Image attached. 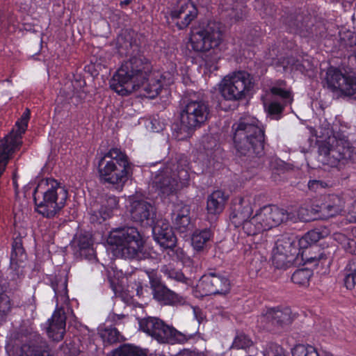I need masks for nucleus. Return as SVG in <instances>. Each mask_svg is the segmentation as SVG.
Segmentation results:
<instances>
[{
    "mask_svg": "<svg viewBox=\"0 0 356 356\" xmlns=\"http://www.w3.org/2000/svg\"><path fill=\"white\" fill-rule=\"evenodd\" d=\"M161 272L169 279L186 284H189L190 280L187 278L181 270H177L170 266L165 265L162 266Z\"/></svg>",
    "mask_w": 356,
    "mask_h": 356,
    "instance_id": "nucleus-38",
    "label": "nucleus"
},
{
    "mask_svg": "<svg viewBox=\"0 0 356 356\" xmlns=\"http://www.w3.org/2000/svg\"><path fill=\"white\" fill-rule=\"evenodd\" d=\"M11 311V303L10 298L4 293L0 287V321H2Z\"/></svg>",
    "mask_w": 356,
    "mask_h": 356,
    "instance_id": "nucleus-45",
    "label": "nucleus"
},
{
    "mask_svg": "<svg viewBox=\"0 0 356 356\" xmlns=\"http://www.w3.org/2000/svg\"><path fill=\"white\" fill-rule=\"evenodd\" d=\"M26 259V254L22 245V240L20 236L14 238L12 244V252L10 255V266L12 268L20 266Z\"/></svg>",
    "mask_w": 356,
    "mask_h": 356,
    "instance_id": "nucleus-32",
    "label": "nucleus"
},
{
    "mask_svg": "<svg viewBox=\"0 0 356 356\" xmlns=\"http://www.w3.org/2000/svg\"><path fill=\"white\" fill-rule=\"evenodd\" d=\"M305 236L312 244L318 242L321 238L323 237V234L317 229L308 232L307 234H305Z\"/></svg>",
    "mask_w": 356,
    "mask_h": 356,
    "instance_id": "nucleus-54",
    "label": "nucleus"
},
{
    "mask_svg": "<svg viewBox=\"0 0 356 356\" xmlns=\"http://www.w3.org/2000/svg\"><path fill=\"white\" fill-rule=\"evenodd\" d=\"M316 136L323 141L318 145L321 162L332 168L342 170L356 169V152L345 136L333 134L331 124L325 120L316 131Z\"/></svg>",
    "mask_w": 356,
    "mask_h": 356,
    "instance_id": "nucleus-2",
    "label": "nucleus"
},
{
    "mask_svg": "<svg viewBox=\"0 0 356 356\" xmlns=\"http://www.w3.org/2000/svg\"><path fill=\"white\" fill-rule=\"evenodd\" d=\"M179 163H168L163 168L154 175L152 178V186L163 197H169L177 193L178 180H187L189 177L188 171Z\"/></svg>",
    "mask_w": 356,
    "mask_h": 356,
    "instance_id": "nucleus-10",
    "label": "nucleus"
},
{
    "mask_svg": "<svg viewBox=\"0 0 356 356\" xmlns=\"http://www.w3.org/2000/svg\"><path fill=\"white\" fill-rule=\"evenodd\" d=\"M131 163L127 154L120 149L111 148L98 161L100 179L104 183L122 189L128 180Z\"/></svg>",
    "mask_w": 356,
    "mask_h": 356,
    "instance_id": "nucleus-8",
    "label": "nucleus"
},
{
    "mask_svg": "<svg viewBox=\"0 0 356 356\" xmlns=\"http://www.w3.org/2000/svg\"><path fill=\"white\" fill-rule=\"evenodd\" d=\"M312 274V271L308 268L298 269L293 273L291 280L296 284L306 286L308 284Z\"/></svg>",
    "mask_w": 356,
    "mask_h": 356,
    "instance_id": "nucleus-40",
    "label": "nucleus"
},
{
    "mask_svg": "<svg viewBox=\"0 0 356 356\" xmlns=\"http://www.w3.org/2000/svg\"><path fill=\"white\" fill-rule=\"evenodd\" d=\"M51 286L55 293L57 302H66L67 296V278L65 275H57L51 281Z\"/></svg>",
    "mask_w": 356,
    "mask_h": 356,
    "instance_id": "nucleus-31",
    "label": "nucleus"
},
{
    "mask_svg": "<svg viewBox=\"0 0 356 356\" xmlns=\"http://www.w3.org/2000/svg\"><path fill=\"white\" fill-rule=\"evenodd\" d=\"M250 201L243 197L236 199L232 205L229 219L235 227H239L252 214Z\"/></svg>",
    "mask_w": 356,
    "mask_h": 356,
    "instance_id": "nucleus-23",
    "label": "nucleus"
},
{
    "mask_svg": "<svg viewBox=\"0 0 356 356\" xmlns=\"http://www.w3.org/2000/svg\"><path fill=\"white\" fill-rule=\"evenodd\" d=\"M65 325L66 316L64 309L62 307L58 308L49 320L47 329L48 337L56 341L62 340L65 333Z\"/></svg>",
    "mask_w": 356,
    "mask_h": 356,
    "instance_id": "nucleus-24",
    "label": "nucleus"
},
{
    "mask_svg": "<svg viewBox=\"0 0 356 356\" xmlns=\"http://www.w3.org/2000/svg\"><path fill=\"white\" fill-rule=\"evenodd\" d=\"M326 186V184L320 180H310L308 182V187L309 190L316 191L318 189L324 188Z\"/></svg>",
    "mask_w": 356,
    "mask_h": 356,
    "instance_id": "nucleus-57",
    "label": "nucleus"
},
{
    "mask_svg": "<svg viewBox=\"0 0 356 356\" xmlns=\"http://www.w3.org/2000/svg\"><path fill=\"white\" fill-rule=\"evenodd\" d=\"M152 232L155 240L164 248L172 249L177 238L172 228L168 222L159 221L152 226Z\"/></svg>",
    "mask_w": 356,
    "mask_h": 356,
    "instance_id": "nucleus-25",
    "label": "nucleus"
},
{
    "mask_svg": "<svg viewBox=\"0 0 356 356\" xmlns=\"http://www.w3.org/2000/svg\"><path fill=\"white\" fill-rule=\"evenodd\" d=\"M131 219L143 227H152L156 216L154 206L144 200H133L130 205Z\"/></svg>",
    "mask_w": 356,
    "mask_h": 356,
    "instance_id": "nucleus-19",
    "label": "nucleus"
},
{
    "mask_svg": "<svg viewBox=\"0 0 356 356\" xmlns=\"http://www.w3.org/2000/svg\"><path fill=\"white\" fill-rule=\"evenodd\" d=\"M179 356H205V355L203 353L185 350L179 354Z\"/></svg>",
    "mask_w": 356,
    "mask_h": 356,
    "instance_id": "nucleus-60",
    "label": "nucleus"
},
{
    "mask_svg": "<svg viewBox=\"0 0 356 356\" xmlns=\"http://www.w3.org/2000/svg\"><path fill=\"white\" fill-rule=\"evenodd\" d=\"M296 260L297 259L290 257L289 255L284 254L277 248H273L272 264L275 268L285 270L293 265Z\"/></svg>",
    "mask_w": 356,
    "mask_h": 356,
    "instance_id": "nucleus-33",
    "label": "nucleus"
},
{
    "mask_svg": "<svg viewBox=\"0 0 356 356\" xmlns=\"http://www.w3.org/2000/svg\"><path fill=\"white\" fill-rule=\"evenodd\" d=\"M197 10L189 13H185L180 15V17L175 19L176 26L179 30H183L187 28L193 20L197 16Z\"/></svg>",
    "mask_w": 356,
    "mask_h": 356,
    "instance_id": "nucleus-44",
    "label": "nucleus"
},
{
    "mask_svg": "<svg viewBox=\"0 0 356 356\" xmlns=\"http://www.w3.org/2000/svg\"><path fill=\"white\" fill-rule=\"evenodd\" d=\"M113 356H147V355L137 347L124 346L116 349L113 353Z\"/></svg>",
    "mask_w": 356,
    "mask_h": 356,
    "instance_id": "nucleus-43",
    "label": "nucleus"
},
{
    "mask_svg": "<svg viewBox=\"0 0 356 356\" xmlns=\"http://www.w3.org/2000/svg\"><path fill=\"white\" fill-rule=\"evenodd\" d=\"M213 236V231L211 228L195 230L191 238L192 245L197 251H201L207 247Z\"/></svg>",
    "mask_w": 356,
    "mask_h": 356,
    "instance_id": "nucleus-30",
    "label": "nucleus"
},
{
    "mask_svg": "<svg viewBox=\"0 0 356 356\" xmlns=\"http://www.w3.org/2000/svg\"><path fill=\"white\" fill-rule=\"evenodd\" d=\"M283 22L291 33L302 37L317 39L322 37L324 28L321 25H314L309 14L298 9L284 17Z\"/></svg>",
    "mask_w": 356,
    "mask_h": 356,
    "instance_id": "nucleus-14",
    "label": "nucleus"
},
{
    "mask_svg": "<svg viewBox=\"0 0 356 356\" xmlns=\"http://www.w3.org/2000/svg\"><path fill=\"white\" fill-rule=\"evenodd\" d=\"M291 311L288 307H270L264 310L259 316L257 323L259 327L269 332L289 325L291 323Z\"/></svg>",
    "mask_w": 356,
    "mask_h": 356,
    "instance_id": "nucleus-16",
    "label": "nucleus"
},
{
    "mask_svg": "<svg viewBox=\"0 0 356 356\" xmlns=\"http://www.w3.org/2000/svg\"><path fill=\"white\" fill-rule=\"evenodd\" d=\"M335 238L337 240H340L341 241V242H345V241H347V245H348V247L350 248V250H349V252L351 253V254H356V241L355 240H349V239H347L344 235L343 234H335Z\"/></svg>",
    "mask_w": 356,
    "mask_h": 356,
    "instance_id": "nucleus-53",
    "label": "nucleus"
},
{
    "mask_svg": "<svg viewBox=\"0 0 356 356\" xmlns=\"http://www.w3.org/2000/svg\"><path fill=\"white\" fill-rule=\"evenodd\" d=\"M241 226L248 236H254L265 230L257 213L251 219L244 221Z\"/></svg>",
    "mask_w": 356,
    "mask_h": 356,
    "instance_id": "nucleus-34",
    "label": "nucleus"
},
{
    "mask_svg": "<svg viewBox=\"0 0 356 356\" xmlns=\"http://www.w3.org/2000/svg\"><path fill=\"white\" fill-rule=\"evenodd\" d=\"M118 205V198L114 195L106 196L102 202L100 207L94 204L91 209L90 222L102 223L111 216L113 211Z\"/></svg>",
    "mask_w": 356,
    "mask_h": 356,
    "instance_id": "nucleus-21",
    "label": "nucleus"
},
{
    "mask_svg": "<svg viewBox=\"0 0 356 356\" xmlns=\"http://www.w3.org/2000/svg\"><path fill=\"white\" fill-rule=\"evenodd\" d=\"M197 287L202 296L225 295L230 291L229 279L220 273H209L202 276Z\"/></svg>",
    "mask_w": 356,
    "mask_h": 356,
    "instance_id": "nucleus-17",
    "label": "nucleus"
},
{
    "mask_svg": "<svg viewBox=\"0 0 356 356\" xmlns=\"http://www.w3.org/2000/svg\"><path fill=\"white\" fill-rule=\"evenodd\" d=\"M197 10L191 0H178L176 5L170 11V17L172 20L180 17V15Z\"/></svg>",
    "mask_w": 356,
    "mask_h": 356,
    "instance_id": "nucleus-35",
    "label": "nucleus"
},
{
    "mask_svg": "<svg viewBox=\"0 0 356 356\" xmlns=\"http://www.w3.org/2000/svg\"><path fill=\"white\" fill-rule=\"evenodd\" d=\"M238 3L237 0H220V6L222 10L229 11Z\"/></svg>",
    "mask_w": 356,
    "mask_h": 356,
    "instance_id": "nucleus-56",
    "label": "nucleus"
},
{
    "mask_svg": "<svg viewBox=\"0 0 356 356\" xmlns=\"http://www.w3.org/2000/svg\"><path fill=\"white\" fill-rule=\"evenodd\" d=\"M9 356H54L30 320L23 321L6 346Z\"/></svg>",
    "mask_w": 356,
    "mask_h": 356,
    "instance_id": "nucleus-4",
    "label": "nucleus"
},
{
    "mask_svg": "<svg viewBox=\"0 0 356 356\" xmlns=\"http://www.w3.org/2000/svg\"><path fill=\"white\" fill-rule=\"evenodd\" d=\"M253 86V78L250 74L238 71L222 80L220 92L227 100H238L244 98Z\"/></svg>",
    "mask_w": 356,
    "mask_h": 356,
    "instance_id": "nucleus-13",
    "label": "nucleus"
},
{
    "mask_svg": "<svg viewBox=\"0 0 356 356\" xmlns=\"http://www.w3.org/2000/svg\"><path fill=\"white\" fill-rule=\"evenodd\" d=\"M344 207V202L339 196L332 195L328 200L322 204L323 218L327 219L339 214Z\"/></svg>",
    "mask_w": 356,
    "mask_h": 356,
    "instance_id": "nucleus-27",
    "label": "nucleus"
},
{
    "mask_svg": "<svg viewBox=\"0 0 356 356\" xmlns=\"http://www.w3.org/2000/svg\"><path fill=\"white\" fill-rule=\"evenodd\" d=\"M294 242L295 245L298 248L299 250V255L301 256H302L303 254L302 250L307 249L308 247L312 245L309 242V239L306 238L305 234L300 238H298L294 236Z\"/></svg>",
    "mask_w": 356,
    "mask_h": 356,
    "instance_id": "nucleus-49",
    "label": "nucleus"
},
{
    "mask_svg": "<svg viewBox=\"0 0 356 356\" xmlns=\"http://www.w3.org/2000/svg\"><path fill=\"white\" fill-rule=\"evenodd\" d=\"M233 140L239 156H246L252 167H255L257 161L264 153V130L259 121L253 118H241L232 127Z\"/></svg>",
    "mask_w": 356,
    "mask_h": 356,
    "instance_id": "nucleus-3",
    "label": "nucleus"
},
{
    "mask_svg": "<svg viewBox=\"0 0 356 356\" xmlns=\"http://www.w3.org/2000/svg\"><path fill=\"white\" fill-rule=\"evenodd\" d=\"M209 113L207 101L196 95L190 96L184 101L179 114V124L174 126L176 138L181 140L191 137L196 129L207 121Z\"/></svg>",
    "mask_w": 356,
    "mask_h": 356,
    "instance_id": "nucleus-7",
    "label": "nucleus"
},
{
    "mask_svg": "<svg viewBox=\"0 0 356 356\" xmlns=\"http://www.w3.org/2000/svg\"><path fill=\"white\" fill-rule=\"evenodd\" d=\"M344 285L348 289H353L356 286V257L351 260L345 269Z\"/></svg>",
    "mask_w": 356,
    "mask_h": 356,
    "instance_id": "nucleus-37",
    "label": "nucleus"
},
{
    "mask_svg": "<svg viewBox=\"0 0 356 356\" xmlns=\"http://www.w3.org/2000/svg\"><path fill=\"white\" fill-rule=\"evenodd\" d=\"M350 218L356 221V200L354 202L351 211H350Z\"/></svg>",
    "mask_w": 356,
    "mask_h": 356,
    "instance_id": "nucleus-62",
    "label": "nucleus"
},
{
    "mask_svg": "<svg viewBox=\"0 0 356 356\" xmlns=\"http://www.w3.org/2000/svg\"><path fill=\"white\" fill-rule=\"evenodd\" d=\"M76 252L81 258L89 261H97L95 250L92 248L91 238L88 235H79L77 238Z\"/></svg>",
    "mask_w": 356,
    "mask_h": 356,
    "instance_id": "nucleus-28",
    "label": "nucleus"
},
{
    "mask_svg": "<svg viewBox=\"0 0 356 356\" xmlns=\"http://www.w3.org/2000/svg\"><path fill=\"white\" fill-rule=\"evenodd\" d=\"M341 45L346 48H354L353 51L356 54V35L350 31L339 32Z\"/></svg>",
    "mask_w": 356,
    "mask_h": 356,
    "instance_id": "nucleus-41",
    "label": "nucleus"
},
{
    "mask_svg": "<svg viewBox=\"0 0 356 356\" xmlns=\"http://www.w3.org/2000/svg\"><path fill=\"white\" fill-rule=\"evenodd\" d=\"M268 113L273 119L278 120L283 111L284 107L279 103L273 102L268 106H265Z\"/></svg>",
    "mask_w": 356,
    "mask_h": 356,
    "instance_id": "nucleus-48",
    "label": "nucleus"
},
{
    "mask_svg": "<svg viewBox=\"0 0 356 356\" xmlns=\"http://www.w3.org/2000/svg\"><path fill=\"white\" fill-rule=\"evenodd\" d=\"M202 145L204 150V155L207 159L203 160V171L211 172V168H215L216 163L221 154L218 140L210 136H207L202 140Z\"/></svg>",
    "mask_w": 356,
    "mask_h": 356,
    "instance_id": "nucleus-22",
    "label": "nucleus"
},
{
    "mask_svg": "<svg viewBox=\"0 0 356 356\" xmlns=\"http://www.w3.org/2000/svg\"><path fill=\"white\" fill-rule=\"evenodd\" d=\"M108 282L110 284V286L112 289L115 296H118L120 294L122 291V286L119 284L118 280H113L108 276Z\"/></svg>",
    "mask_w": 356,
    "mask_h": 356,
    "instance_id": "nucleus-59",
    "label": "nucleus"
},
{
    "mask_svg": "<svg viewBox=\"0 0 356 356\" xmlns=\"http://www.w3.org/2000/svg\"><path fill=\"white\" fill-rule=\"evenodd\" d=\"M130 46L133 48V52L113 74L110 86L122 96L140 90L144 96L153 99L160 93L164 86L170 85L173 79L170 74L163 75L159 72H152L151 62L138 45L130 43Z\"/></svg>",
    "mask_w": 356,
    "mask_h": 356,
    "instance_id": "nucleus-1",
    "label": "nucleus"
},
{
    "mask_svg": "<svg viewBox=\"0 0 356 356\" xmlns=\"http://www.w3.org/2000/svg\"><path fill=\"white\" fill-rule=\"evenodd\" d=\"M271 93L275 96H279L284 99H288L291 97L289 91L280 87L274 86L270 89Z\"/></svg>",
    "mask_w": 356,
    "mask_h": 356,
    "instance_id": "nucleus-55",
    "label": "nucleus"
},
{
    "mask_svg": "<svg viewBox=\"0 0 356 356\" xmlns=\"http://www.w3.org/2000/svg\"><path fill=\"white\" fill-rule=\"evenodd\" d=\"M147 275L149 280L153 297L158 302L165 305H181L185 303V299L182 296L161 283L154 270L147 271Z\"/></svg>",
    "mask_w": 356,
    "mask_h": 356,
    "instance_id": "nucleus-18",
    "label": "nucleus"
},
{
    "mask_svg": "<svg viewBox=\"0 0 356 356\" xmlns=\"http://www.w3.org/2000/svg\"><path fill=\"white\" fill-rule=\"evenodd\" d=\"M101 337L104 342L114 343L119 341L120 332L115 327H107L101 332Z\"/></svg>",
    "mask_w": 356,
    "mask_h": 356,
    "instance_id": "nucleus-47",
    "label": "nucleus"
},
{
    "mask_svg": "<svg viewBox=\"0 0 356 356\" xmlns=\"http://www.w3.org/2000/svg\"><path fill=\"white\" fill-rule=\"evenodd\" d=\"M189 214L190 207L188 205L184 204L182 202L174 204L171 213V219L173 225L175 224H177L179 219L188 217Z\"/></svg>",
    "mask_w": 356,
    "mask_h": 356,
    "instance_id": "nucleus-39",
    "label": "nucleus"
},
{
    "mask_svg": "<svg viewBox=\"0 0 356 356\" xmlns=\"http://www.w3.org/2000/svg\"><path fill=\"white\" fill-rule=\"evenodd\" d=\"M253 344L251 339L244 333L238 334L232 343V348L247 349Z\"/></svg>",
    "mask_w": 356,
    "mask_h": 356,
    "instance_id": "nucleus-46",
    "label": "nucleus"
},
{
    "mask_svg": "<svg viewBox=\"0 0 356 356\" xmlns=\"http://www.w3.org/2000/svg\"><path fill=\"white\" fill-rule=\"evenodd\" d=\"M293 356H321L316 348L312 346L298 344L292 349Z\"/></svg>",
    "mask_w": 356,
    "mask_h": 356,
    "instance_id": "nucleus-42",
    "label": "nucleus"
},
{
    "mask_svg": "<svg viewBox=\"0 0 356 356\" xmlns=\"http://www.w3.org/2000/svg\"><path fill=\"white\" fill-rule=\"evenodd\" d=\"M268 351V356H284L283 349L277 345H272Z\"/></svg>",
    "mask_w": 356,
    "mask_h": 356,
    "instance_id": "nucleus-58",
    "label": "nucleus"
},
{
    "mask_svg": "<svg viewBox=\"0 0 356 356\" xmlns=\"http://www.w3.org/2000/svg\"><path fill=\"white\" fill-rule=\"evenodd\" d=\"M143 293V285L140 283H138L136 287V294L138 296H141Z\"/></svg>",
    "mask_w": 356,
    "mask_h": 356,
    "instance_id": "nucleus-63",
    "label": "nucleus"
},
{
    "mask_svg": "<svg viewBox=\"0 0 356 356\" xmlns=\"http://www.w3.org/2000/svg\"><path fill=\"white\" fill-rule=\"evenodd\" d=\"M31 111L26 108L20 119L16 122V130H13L0 140V177L4 172L12 154L22 144V136L25 132L30 118Z\"/></svg>",
    "mask_w": 356,
    "mask_h": 356,
    "instance_id": "nucleus-12",
    "label": "nucleus"
},
{
    "mask_svg": "<svg viewBox=\"0 0 356 356\" xmlns=\"http://www.w3.org/2000/svg\"><path fill=\"white\" fill-rule=\"evenodd\" d=\"M242 7L243 6L240 3L236 4L235 7H233L232 9L229 11L228 15L230 18L234 19L235 21L242 19L245 15Z\"/></svg>",
    "mask_w": 356,
    "mask_h": 356,
    "instance_id": "nucleus-52",
    "label": "nucleus"
},
{
    "mask_svg": "<svg viewBox=\"0 0 356 356\" xmlns=\"http://www.w3.org/2000/svg\"><path fill=\"white\" fill-rule=\"evenodd\" d=\"M174 227L180 232L184 233L187 232L191 227L190 216L179 219L177 224L174 225Z\"/></svg>",
    "mask_w": 356,
    "mask_h": 356,
    "instance_id": "nucleus-50",
    "label": "nucleus"
},
{
    "mask_svg": "<svg viewBox=\"0 0 356 356\" xmlns=\"http://www.w3.org/2000/svg\"><path fill=\"white\" fill-rule=\"evenodd\" d=\"M227 196L222 191H213L207 198V209L209 213L217 215L220 213L224 208Z\"/></svg>",
    "mask_w": 356,
    "mask_h": 356,
    "instance_id": "nucleus-26",
    "label": "nucleus"
},
{
    "mask_svg": "<svg viewBox=\"0 0 356 356\" xmlns=\"http://www.w3.org/2000/svg\"><path fill=\"white\" fill-rule=\"evenodd\" d=\"M67 190L54 179L42 180L33 191L35 211L44 218L56 216L65 207Z\"/></svg>",
    "mask_w": 356,
    "mask_h": 356,
    "instance_id": "nucleus-6",
    "label": "nucleus"
},
{
    "mask_svg": "<svg viewBox=\"0 0 356 356\" xmlns=\"http://www.w3.org/2000/svg\"><path fill=\"white\" fill-rule=\"evenodd\" d=\"M326 257H327L326 254L325 252H321L318 254V257H311L310 258H308L307 260H309V261H315V260L321 261V260L325 259Z\"/></svg>",
    "mask_w": 356,
    "mask_h": 356,
    "instance_id": "nucleus-61",
    "label": "nucleus"
},
{
    "mask_svg": "<svg viewBox=\"0 0 356 356\" xmlns=\"http://www.w3.org/2000/svg\"><path fill=\"white\" fill-rule=\"evenodd\" d=\"M108 243L115 245L117 256L127 259L138 261L145 259L147 255L143 252V240L139 231L134 227H127L112 232Z\"/></svg>",
    "mask_w": 356,
    "mask_h": 356,
    "instance_id": "nucleus-9",
    "label": "nucleus"
},
{
    "mask_svg": "<svg viewBox=\"0 0 356 356\" xmlns=\"http://www.w3.org/2000/svg\"><path fill=\"white\" fill-rule=\"evenodd\" d=\"M140 330L160 343H183L189 339L185 334L165 324L156 317H147L140 320Z\"/></svg>",
    "mask_w": 356,
    "mask_h": 356,
    "instance_id": "nucleus-11",
    "label": "nucleus"
},
{
    "mask_svg": "<svg viewBox=\"0 0 356 356\" xmlns=\"http://www.w3.org/2000/svg\"><path fill=\"white\" fill-rule=\"evenodd\" d=\"M222 24L214 20L200 22L191 29L189 40L191 48L206 56L207 65L218 58V51L222 41Z\"/></svg>",
    "mask_w": 356,
    "mask_h": 356,
    "instance_id": "nucleus-5",
    "label": "nucleus"
},
{
    "mask_svg": "<svg viewBox=\"0 0 356 356\" xmlns=\"http://www.w3.org/2000/svg\"><path fill=\"white\" fill-rule=\"evenodd\" d=\"M323 81L338 97H353L356 100V76L343 74L339 69L330 67L323 75Z\"/></svg>",
    "mask_w": 356,
    "mask_h": 356,
    "instance_id": "nucleus-15",
    "label": "nucleus"
},
{
    "mask_svg": "<svg viewBox=\"0 0 356 356\" xmlns=\"http://www.w3.org/2000/svg\"><path fill=\"white\" fill-rule=\"evenodd\" d=\"M131 3V0H124L122 1H121V5L122 6H127L129 5V3Z\"/></svg>",
    "mask_w": 356,
    "mask_h": 356,
    "instance_id": "nucleus-64",
    "label": "nucleus"
},
{
    "mask_svg": "<svg viewBox=\"0 0 356 356\" xmlns=\"http://www.w3.org/2000/svg\"><path fill=\"white\" fill-rule=\"evenodd\" d=\"M147 127L153 132H160L165 128V124L159 118H153L147 124Z\"/></svg>",
    "mask_w": 356,
    "mask_h": 356,
    "instance_id": "nucleus-51",
    "label": "nucleus"
},
{
    "mask_svg": "<svg viewBox=\"0 0 356 356\" xmlns=\"http://www.w3.org/2000/svg\"><path fill=\"white\" fill-rule=\"evenodd\" d=\"M257 214L265 230L277 227L281 223L292 219L293 214L274 205H268L260 209Z\"/></svg>",
    "mask_w": 356,
    "mask_h": 356,
    "instance_id": "nucleus-20",
    "label": "nucleus"
},
{
    "mask_svg": "<svg viewBox=\"0 0 356 356\" xmlns=\"http://www.w3.org/2000/svg\"><path fill=\"white\" fill-rule=\"evenodd\" d=\"M322 214V204L312 205L309 209L300 208L298 211L300 218L302 221L309 222L317 219H323L321 216Z\"/></svg>",
    "mask_w": 356,
    "mask_h": 356,
    "instance_id": "nucleus-36",
    "label": "nucleus"
},
{
    "mask_svg": "<svg viewBox=\"0 0 356 356\" xmlns=\"http://www.w3.org/2000/svg\"><path fill=\"white\" fill-rule=\"evenodd\" d=\"M275 248L282 252L290 257L298 259L299 250L295 245L294 236L283 235L281 236L275 243Z\"/></svg>",
    "mask_w": 356,
    "mask_h": 356,
    "instance_id": "nucleus-29",
    "label": "nucleus"
}]
</instances>
